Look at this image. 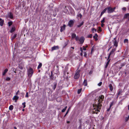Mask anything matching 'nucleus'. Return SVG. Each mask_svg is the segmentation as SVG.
Returning a JSON list of instances; mask_svg holds the SVG:
<instances>
[{
    "label": "nucleus",
    "mask_w": 129,
    "mask_h": 129,
    "mask_svg": "<svg viewBox=\"0 0 129 129\" xmlns=\"http://www.w3.org/2000/svg\"><path fill=\"white\" fill-rule=\"evenodd\" d=\"M99 100H98L99 101L98 105L97 104L93 105V110L92 112L93 114H97L98 112H100V110L101 107L102 105L100 104V101L102 102L104 100V96L103 95H101L99 96Z\"/></svg>",
    "instance_id": "f257e3e1"
},
{
    "label": "nucleus",
    "mask_w": 129,
    "mask_h": 129,
    "mask_svg": "<svg viewBox=\"0 0 129 129\" xmlns=\"http://www.w3.org/2000/svg\"><path fill=\"white\" fill-rule=\"evenodd\" d=\"M33 72V70L32 68H30L28 69L27 71V73L28 77L29 78L31 77L32 76Z\"/></svg>",
    "instance_id": "f03ea898"
},
{
    "label": "nucleus",
    "mask_w": 129,
    "mask_h": 129,
    "mask_svg": "<svg viewBox=\"0 0 129 129\" xmlns=\"http://www.w3.org/2000/svg\"><path fill=\"white\" fill-rule=\"evenodd\" d=\"M109 87L110 91L112 92L113 89H114L115 88V86L114 84L113 83L112 84H110L109 85Z\"/></svg>",
    "instance_id": "7ed1b4c3"
},
{
    "label": "nucleus",
    "mask_w": 129,
    "mask_h": 129,
    "mask_svg": "<svg viewBox=\"0 0 129 129\" xmlns=\"http://www.w3.org/2000/svg\"><path fill=\"white\" fill-rule=\"evenodd\" d=\"M79 72L80 71L79 70L76 72L74 76L75 79H77L79 78L80 76Z\"/></svg>",
    "instance_id": "20e7f679"
},
{
    "label": "nucleus",
    "mask_w": 129,
    "mask_h": 129,
    "mask_svg": "<svg viewBox=\"0 0 129 129\" xmlns=\"http://www.w3.org/2000/svg\"><path fill=\"white\" fill-rule=\"evenodd\" d=\"M74 23V21L73 20H70L69 22L68 25L70 27H72Z\"/></svg>",
    "instance_id": "39448f33"
},
{
    "label": "nucleus",
    "mask_w": 129,
    "mask_h": 129,
    "mask_svg": "<svg viewBox=\"0 0 129 129\" xmlns=\"http://www.w3.org/2000/svg\"><path fill=\"white\" fill-rule=\"evenodd\" d=\"M116 49L115 48H114L112 49L109 55L108 56V60L110 58V56L111 55L113 54L114 52L115 51Z\"/></svg>",
    "instance_id": "423d86ee"
},
{
    "label": "nucleus",
    "mask_w": 129,
    "mask_h": 129,
    "mask_svg": "<svg viewBox=\"0 0 129 129\" xmlns=\"http://www.w3.org/2000/svg\"><path fill=\"white\" fill-rule=\"evenodd\" d=\"M108 13H112L114 12L112 8L110 7H109L107 9Z\"/></svg>",
    "instance_id": "0eeeda50"
},
{
    "label": "nucleus",
    "mask_w": 129,
    "mask_h": 129,
    "mask_svg": "<svg viewBox=\"0 0 129 129\" xmlns=\"http://www.w3.org/2000/svg\"><path fill=\"white\" fill-rule=\"evenodd\" d=\"M113 43L114 42V45L116 47H117L118 46V42L117 41L116 38H114V40L113 41Z\"/></svg>",
    "instance_id": "6e6552de"
},
{
    "label": "nucleus",
    "mask_w": 129,
    "mask_h": 129,
    "mask_svg": "<svg viewBox=\"0 0 129 129\" xmlns=\"http://www.w3.org/2000/svg\"><path fill=\"white\" fill-rule=\"evenodd\" d=\"M59 48V47L58 46H54L51 48V51H53L54 50L58 49Z\"/></svg>",
    "instance_id": "1a4fd4ad"
},
{
    "label": "nucleus",
    "mask_w": 129,
    "mask_h": 129,
    "mask_svg": "<svg viewBox=\"0 0 129 129\" xmlns=\"http://www.w3.org/2000/svg\"><path fill=\"white\" fill-rule=\"evenodd\" d=\"M8 17L11 19H12L13 17L12 13L11 12H10L8 14Z\"/></svg>",
    "instance_id": "9d476101"
},
{
    "label": "nucleus",
    "mask_w": 129,
    "mask_h": 129,
    "mask_svg": "<svg viewBox=\"0 0 129 129\" xmlns=\"http://www.w3.org/2000/svg\"><path fill=\"white\" fill-rule=\"evenodd\" d=\"M57 86V83L55 82L52 85V88L54 90H55L56 87Z\"/></svg>",
    "instance_id": "9b49d317"
},
{
    "label": "nucleus",
    "mask_w": 129,
    "mask_h": 129,
    "mask_svg": "<svg viewBox=\"0 0 129 129\" xmlns=\"http://www.w3.org/2000/svg\"><path fill=\"white\" fill-rule=\"evenodd\" d=\"M66 26V25L64 24L63 25V26L61 27V29L60 30V31L61 32H62L65 29Z\"/></svg>",
    "instance_id": "f8f14e48"
},
{
    "label": "nucleus",
    "mask_w": 129,
    "mask_h": 129,
    "mask_svg": "<svg viewBox=\"0 0 129 129\" xmlns=\"http://www.w3.org/2000/svg\"><path fill=\"white\" fill-rule=\"evenodd\" d=\"M4 22V20H2V19L0 18V25L1 26L3 25Z\"/></svg>",
    "instance_id": "ddd939ff"
},
{
    "label": "nucleus",
    "mask_w": 129,
    "mask_h": 129,
    "mask_svg": "<svg viewBox=\"0 0 129 129\" xmlns=\"http://www.w3.org/2000/svg\"><path fill=\"white\" fill-rule=\"evenodd\" d=\"M84 39L83 37H81L79 40V41L81 44H82L84 41Z\"/></svg>",
    "instance_id": "4468645a"
},
{
    "label": "nucleus",
    "mask_w": 129,
    "mask_h": 129,
    "mask_svg": "<svg viewBox=\"0 0 129 129\" xmlns=\"http://www.w3.org/2000/svg\"><path fill=\"white\" fill-rule=\"evenodd\" d=\"M124 17L125 18H128L129 19V13H127L125 14Z\"/></svg>",
    "instance_id": "2eb2a0df"
},
{
    "label": "nucleus",
    "mask_w": 129,
    "mask_h": 129,
    "mask_svg": "<svg viewBox=\"0 0 129 129\" xmlns=\"http://www.w3.org/2000/svg\"><path fill=\"white\" fill-rule=\"evenodd\" d=\"M122 92V91L121 90L119 89L118 91V92L117 93V96L121 95V93Z\"/></svg>",
    "instance_id": "dca6fc26"
},
{
    "label": "nucleus",
    "mask_w": 129,
    "mask_h": 129,
    "mask_svg": "<svg viewBox=\"0 0 129 129\" xmlns=\"http://www.w3.org/2000/svg\"><path fill=\"white\" fill-rule=\"evenodd\" d=\"M107 60L108 61L106 63V65L105 66V68H106L107 67L109 64V62H110V59H109V58L108 60L107 59Z\"/></svg>",
    "instance_id": "f3484780"
},
{
    "label": "nucleus",
    "mask_w": 129,
    "mask_h": 129,
    "mask_svg": "<svg viewBox=\"0 0 129 129\" xmlns=\"http://www.w3.org/2000/svg\"><path fill=\"white\" fill-rule=\"evenodd\" d=\"M84 23V22L83 21H82V22L81 23H80L78 25H77V26L78 27H80L81 26H82Z\"/></svg>",
    "instance_id": "a211bd4d"
},
{
    "label": "nucleus",
    "mask_w": 129,
    "mask_h": 129,
    "mask_svg": "<svg viewBox=\"0 0 129 129\" xmlns=\"http://www.w3.org/2000/svg\"><path fill=\"white\" fill-rule=\"evenodd\" d=\"M98 37V36L97 35V34L96 33L95 34L94 36H93V38H94L95 41H97L98 40V39H97V37Z\"/></svg>",
    "instance_id": "6ab92c4d"
},
{
    "label": "nucleus",
    "mask_w": 129,
    "mask_h": 129,
    "mask_svg": "<svg viewBox=\"0 0 129 129\" xmlns=\"http://www.w3.org/2000/svg\"><path fill=\"white\" fill-rule=\"evenodd\" d=\"M83 84L85 86H86L87 85V82L86 80H84L83 83Z\"/></svg>",
    "instance_id": "aec40b11"
},
{
    "label": "nucleus",
    "mask_w": 129,
    "mask_h": 129,
    "mask_svg": "<svg viewBox=\"0 0 129 129\" xmlns=\"http://www.w3.org/2000/svg\"><path fill=\"white\" fill-rule=\"evenodd\" d=\"M8 71V69H6L4 70V71L3 72V75L4 76L6 74L7 72Z\"/></svg>",
    "instance_id": "412c9836"
},
{
    "label": "nucleus",
    "mask_w": 129,
    "mask_h": 129,
    "mask_svg": "<svg viewBox=\"0 0 129 129\" xmlns=\"http://www.w3.org/2000/svg\"><path fill=\"white\" fill-rule=\"evenodd\" d=\"M17 36V34H15L11 36V39L13 40L15 39Z\"/></svg>",
    "instance_id": "4be33fe9"
},
{
    "label": "nucleus",
    "mask_w": 129,
    "mask_h": 129,
    "mask_svg": "<svg viewBox=\"0 0 129 129\" xmlns=\"http://www.w3.org/2000/svg\"><path fill=\"white\" fill-rule=\"evenodd\" d=\"M107 9L105 8L102 12L101 13L100 16H101L102 15L106 12V10H107Z\"/></svg>",
    "instance_id": "5701e85b"
},
{
    "label": "nucleus",
    "mask_w": 129,
    "mask_h": 129,
    "mask_svg": "<svg viewBox=\"0 0 129 129\" xmlns=\"http://www.w3.org/2000/svg\"><path fill=\"white\" fill-rule=\"evenodd\" d=\"M9 110H12L13 109V106L12 105H10L9 108Z\"/></svg>",
    "instance_id": "b1692460"
},
{
    "label": "nucleus",
    "mask_w": 129,
    "mask_h": 129,
    "mask_svg": "<svg viewBox=\"0 0 129 129\" xmlns=\"http://www.w3.org/2000/svg\"><path fill=\"white\" fill-rule=\"evenodd\" d=\"M15 30V28L14 27H13L12 28L11 30L10 31V32L11 33H13Z\"/></svg>",
    "instance_id": "393cba45"
},
{
    "label": "nucleus",
    "mask_w": 129,
    "mask_h": 129,
    "mask_svg": "<svg viewBox=\"0 0 129 129\" xmlns=\"http://www.w3.org/2000/svg\"><path fill=\"white\" fill-rule=\"evenodd\" d=\"M42 63H40L39 64V65L38 66V67L37 69H40L42 67Z\"/></svg>",
    "instance_id": "a878e982"
},
{
    "label": "nucleus",
    "mask_w": 129,
    "mask_h": 129,
    "mask_svg": "<svg viewBox=\"0 0 129 129\" xmlns=\"http://www.w3.org/2000/svg\"><path fill=\"white\" fill-rule=\"evenodd\" d=\"M18 97H17V96L15 95L14 97L13 98V100H17L18 99Z\"/></svg>",
    "instance_id": "bb28decb"
},
{
    "label": "nucleus",
    "mask_w": 129,
    "mask_h": 129,
    "mask_svg": "<svg viewBox=\"0 0 129 129\" xmlns=\"http://www.w3.org/2000/svg\"><path fill=\"white\" fill-rule=\"evenodd\" d=\"M76 37V35L75 34H73L72 35V37L73 38H74Z\"/></svg>",
    "instance_id": "cd10ccee"
},
{
    "label": "nucleus",
    "mask_w": 129,
    "mask_h": 129,
    "mask_svg": "<svg viewBox=\"0 0 129 129\" xmlns=\"http://www.w3.org/2000/svg\"><path fill=\"white\" fill-rule=\"evenodd\" d=\"M13 22L12 21L9 22H8V24L9 26H10L12 24Z\"/></svg>",
    "instance_id": "c85d7f7f"
},
{
    "label": "nucleus",
    "mask_w": 129,
    "mask_h": 129,
    "mask_svg": "<svg viewBox=\"0 0 129 129\" xmlns=\"http://www.w3.org/2000/svg\"><path fill=\"white\" fill-rule=\"evenodd\" d=\"M92 30L93 33H94L95 32H96V29L94 28H93L92 29Z\"/></svg>",
    "instance_id": "c756f323"
},
{
    "label": "nucleus",
    "mask_w": 129,
    "mask_h": 129,
    "mask_svg": "<svg viewBox=\"0 0 129 129\" xmlns=\"http://www.w3.org/2000/svg\"><path fill=\"white\" fill-rule=\"evenodd\" d=\"M67 106H66L64 109H63L62 110L61 112H63L65 111L67 108Z\"/></svg>",
    "instance_id": "7c9ffc66"
},
{
    "label": "nucleus",
    "mask_w": 129,
    "mask_h": 129,
    "mask_svg": "<svg viewBox=\"0 0 129 129\" xmlns=\"http://www.w3.org/2000/svg\"><path fill=\"white\" fill-rule=\"evenodd\" d=\"M77 16L78 17H79L81 18L82 16V15L81 14H79L77 15Z\"/></svg>",
    "instance_id": "2f4dec72"
},
{
    "label": "nucleus",
    "mask_w": 129,
    "mask_h": 129,
    "mask_svg": "<svg viewBox=\"0 0 129 129\" xmlns=\"http://www.w3.org/2000/svg\"><path fill=\"white\" fill-rule=\"evenodd\" d=\"M57 70L56 71V72L55 73L56 74H59V71H58V66H57Z\"/></svg>",
    "instance_id": "473e14b6"
},
{
    "label": "nucleus",
    "mask_w": 129,
    "mask_h": 129,
    "mask_svg": "<svg viewBox=\"0 0 129 129\" xmlns=\"http://www.w3.org/2000/svg\"><path fill=\"white\" fill-rule=\"evenodd\" d=\"M114 102L113 101L110 104V108H111V107L114 104Z\"/></svg>",
    "instance_id": "72a5a7b5"
},
{
    "label": "nucleus",
    "mask_w": 129,
    "mask_h": 129,
    "mask_svg": "<svg viewBox=\"0 0 129 129\" xmlns=\"http://www.w3.org/2000/svg\"><path fill=\"white\" fill-rule=\"evenodd\" d=\"M81 90H82L81 88L79 89L78 91V92H77L79 94L80 93L81 91Z\"/></svg>",
    "instance_id": "f704fd0d"
},
{
    "label": "nucleus",
    "mask_w": 129,
    "mask_h": 129,
    "mask_svg": "<svg viewBox=\"0 0 129 129\" xmlns=\"http://www.w3.org/2000/svg\"><path fill=\"white\" fill-rule=\"evenodd\" d=\"M98 31L99 32H101L102 30L101 29V28L100 27H98Z\"/></svg>",
    "instance_id": "c9c22d12"
},
{
    "label": "nucleus",
    "mask_w": 129,
    "mask_h": 129,
    "mask_svg": "<svg viewBox=\"0 0 129 129\" xmlns=\"http://www.w3.org/2000/svg\"><path fill=\"white\" fill-rule=\"evenodd\" d=\"M105 18H104L103 19L102 21H101V23H104L105 21Z\"/></svg>",
    "instance_id": "e433bc0d"
},
{
    "label": "nucleus",
    "mask_w": 129,
    "mask_h": 129,
    "mask_svg": "<svg viewBox=\"0 0 129 129\" xmlns=\"http://www.w3.org/2000/svg\"><path fill=\"white\" fill-rule=\"evenodd\" d=\"M75 39L77 41H78V40H79V37H78V36L76 37L75 38Z\"/></svg>",
    "instance_id": "4c0bfd02"
},
{
    "label": "nucleus",
    "mask_w": 129,
    "mask_h": 129,
    "mask_svg": "<svg viewBox=\"0 0 129 129\" xmlns=\"http://www.w3.org/2000/svg\"><path fill=\"white\" fill-rule=\"evenodd\" d=\"M124 43L127 42L128 43V41L127 39H125L124 40Z\"/></svg>",
    "instance_id": "58836bf2"
},
{
    "label": "nucleus",
    "mask_w": 129,
    "mask_h": 129,
    "mask_svg": "<svg viewBox=\"0 0 129 129\" xmlns=\"http://www.w3.org/2000/svg\"><path fill=\"white\" fill-rule=\"evenodd\" d=\"M22 105L23 106V108H24L25 107V103L24 102L22 103Z\"/></svg>",
    "instance_id": "ea45409f"
},
{
    "label": "nucleus",
    "mask_w": 129,
    "mask_h": 129,
    "mask_svg": "<svg viewBox=\"0 0 129 129\" xmlns=\"http://www.w3.org/2000/svg\"><path fill=\"white\" fill-rule=\"evenodd\" d=\"M83 53L84 54V56L85 57H86L87 56V54L85 52H84Z\"/></svg>",
    "instance_id": "a19ab883"
},
{
    "label": "nucleus",
    "mask_w": 129,
    "mask_h": 129,
    "mask_svg": "<svg viewBox=\"0 0 129 129\" xmlns=\"http://www.w3.org/2000/svg\"><path fill=\"white\" fill-rule=\"evenodd\" d=\"M10 78L8 77H7L6 79V80L8 81H9L10 80Z\"/></svg>",
    "instance_id": "79ce46f5"
},
{
    "label": "nucleus",
    "mask_w": 129,
    "mask_h": 129,
    "mask_svg": "<svg viewBox=\"0 0 129 129\" xmlns=\"http://www.w3.org/2000/svg\"><path fill=\"white\" fill-rule=\"evenodd\" d=\"M128 117H126L125 118V121H127L128 120V119H129V118Z\"/></svg>",
    "instance_id": "37998d69"
},
{
    "label": "nucleus",
    "mask_w": 129,
    "mask_h": 129,
    "mask_svg": "<svg viewBox=\"0 0 129 129\" xmlns=\"http://www.w3.org/2000/svg\"><path fill=\"white\" fill-rule=\"evenodd\" d=\"M53 75H52V72H51V76H50V78L52 79H53Z\"/></svg>",
    "instance_id": "c03bdc74"
},
{
    "label": "nucleus",
    "mask_w": 129,
    "mask_h": 129,
    "mask_svg": "<svg viewBox=\"0 0 129 129\" xmlns=\"http://www.w3.org/2000/svg\"><path fill=\"white\" fill-rule=\"evenodd\" d=\"M102 82H100L98 84V85L99 86H101L102 85Z\"/></svg>",
    "instance_id": "a18cd8bd"
},
{
    "label": "nucleus",
    "mask_w": 129,
    "mask_h": 129,
    "mask_svg": "<svg viewBox=\"0 0 129 129\" xmlns=\"http://www.w3.org/2000/svg\"><path fill=\"white\" fill-rule=\"evenodd\" d=\"M88 37L91 38L92 37V35L91 34H90L88 36Z\"/></svg>",
    "instance_id": "49530a36"
},
{
    "label": "nucleus",
    "mask_w": 129,
    "mask_h": 129,
    "mask_svg": "<svg viewBox=\"0 0 129 129\" xmlns=\"http://www.w3.org/2000/svg\"><path fill=\"white\" fill-rule=\"evenodd\" d=\"M25 97L26 98H28V92H27L26 93V94L25 95Z\"/></svg>",
    "instance_id": "de8ad7c7"
},
{
    "label": "nucleus",
    "mask_w": 129,
    "mask_h": 129,
    "mask_svg": "<svg viewBox=\"0 0 129 129\" xmlns=\"http://www.w3.org/2000/svg\"><path fill=\"white\" fill-rule=\"evenodd\" d=\"M122 9L123 11H125L126 10V8L125 7H123Z\"/></svg>",
    "instance_id": "09e8293b"
},
{
    "label": "nucleus",
    "mask_w": 129,
    "mask_h": 129,
    "mask_svg": "<svg viewBox=\"0 0 129 129\" xmlns=\"http://www.w3.org/2000/svg\"><path fill=\"white\" fill-rule=\"evenodd\" d=\"M68 43V42H65L64 44V46L63 47H66Z\"/></svg>",
    "instance_id": "8fccbe9b"
},
{
    "label": "nucleus",
    "mask_w": 129,
    "mask_h": 129,
    "mask_svg": "<svg viewBox=\"0 0 129 129\" xmlns=\"http://www.w3.org/2000/svg\"><path fill=\"white\" fill-rule=\"evenodd\" d=\"M68 112H69V110L66 112L65 114L64 115V117H65L66 116V115L68 114Z\"/></svg>",
    "instance_id": "3c124183"
},
{
    "label": "nucleus",
    "mask_w": 129,
    "mask_h": 129,
    "mask_svg": "<svg viewBox=\"0 0 129 129\" xmlns=\"http://www.w3.org/2000/svg\"><path fill=\"white\" fill-rule=\"evenodd\" d=\"M80 51H81V52L83 53V49H82V48L81 47V48H80Z\"/></svg>",
    "instance_id": "603ef678"
},
{
    "label": "nucleus",
    "mask_w": 129,
    "mask_h": 129,
    "mask_svg": "<svg viewBox=\"0 0 129 129\" xmlns=\"http://www.w3.org/2000/svg\"><path fill=\"white\" fill-rule=\"evenodd\" d=\"M83 49L84 50H86V48L84 46H83Z\"/></svg>",
    "instance_id": "864d4df0"
},
{
    "label": "nucleus",
    "mask_w": 129,
    "mask_h": 129,
    "mask_svg": "<svg viewBox=\"0 0 129 129\" xmlns=\"http://www.w3.org/2000/svg\"><path fill=\"white\" fill-rule=\"evenodd\" d=\"M92 71H91L90 72H89V74H92Z\"/></svg>",
    "instance_id": "5fc2aeb1"
},
{
    "label": "nucleus",
    "mask_w": 129,
    "mask_h": 129,
    "mask_svg": "<svg viewBox=\"0 0 129 129\" xmlns=\"http://www.w3.org/2000/svg\"><path fill=\"white\" fill-rule=\"evenodd\" d=\"M104 24L103 23H102V24H101V26L102 27H103L104 26Z\"/></svg>",
    "instance_id": "6e6d98bb"
},
{
    "label": "nucleus",
    "mask_w": 129,
    "mask_h": 129,
    "mask_svg": "<svg viewBox=\"0 0 129 129\" xmlns=\"http://www.w3.org/2000/svg\"><path fill=\"white\" fill-rule=\"evenodd\" d=\"M110 107L109 108H108V109H107V111H109L110 110Z\"/></svg>",
    "instance_id": "4d7b16f0"
},
{
    "label": "nucleus",
    "mask_w": 129,
    "mask_h": 129,
    "mask_svg": "<svg viewBox=\"0 0 129 129\" xmlns=\"http://www.w3.org/2000/svg\"><path fill=\"white\" fill-rule=\"evenodd\" d=\"M94 50V48L93 47L91 49V51H93Z\"/></svg>",
    "instance_id": "13d9d810"
},
{
    "label": "nucleus",
    "mask_w": 129,
    "mask_h": 129,
    "mask_svg": "<svg viewBox=\"0 0 129 129\" xmlns=\"http://www.w3.org/2000/svg\"><path fill=\"white\" fill-rule=\"evenodd\" d=\"M115 9H116V7H114L113 8H112V9H113L114 11L115 10Z\"/></svg>",
    "instance_id": "bf43d9fd"
},
{
    "label": "nucleus",
    "mask_w": 129,
    "mask_h": 129,
    "mask_svg": "<svg viewBox=\"0 0 129 129\" xmlns=\"http://www.w3.org/2000/svg\"><path fill=\"white\" fill-rule=\"evenodd\" d=\"M80 55L81 56H82L83 55V53L82 52H81V53H80Z\"/></svg>",
    "instance_id": "052dcab7"
},
{
    "label": "nucleus",
    "mask_w": 129,
    "mask_h": 129,
    "mask_svg": "<svg viewBox=\"0 0 129 129\" xmlns=\"http://www.w3.org/2000/svg\"><path fill=\"white\" fill-rule=\"evenodd\" d=\"M19 90H18L16 93V94H17L18 93H19Z\"/></svg>",
    "instance_id": "680f3d73"
},
{
    "label": "nucleus",
    "mask_w": 129,
    "mask_h": 129,
    "mask_svg": "<svg viewBox=\"0 0 129 129\" xmlns=\"http://www.w3.org/2000/svg\"><path fill=\"white\" fill-rule=\"evenodd\" d=\"M14 129H17V128L15 126H14Z\"/></svg>",
    "instance_id": "e2e57ef3"
},
{
    "label": "nucleus",
    "mask_w": 129,
    "mask_h": 129,
    "mask_svg": "<svg viewBox=\"0 0 129 129\" xmlns=\"http://www.w3.org/2000/svg\"><path fill=\"white\" fill-rule=\"evenodd\" d=\"M21 94L22 95H24V93H21Z\"/></svg>",
    "instance_id": "0e129e2a"
},
{
    "label": "nucleus",
    "mask_w": 129,
    "mask_h": 129,
    "mask_svg": "<svg viewBox=\"0 0 129 129\" xmlns=\"http://www.w3.org/2000/svg\"><path fill=\"white\" fill-rule=\"evenodd\" d=\"M20 69L22 70V67H21L20 68Z\"/></svg>",
    "instance_id": "69168bd1"
},
{
    "label": "nucleus",
    "mask_w": 129,
    "mask_h": 129,
    "mask_svg": "<svg viewBox=\"0 0 129 129\" xmlns=\"http://www.w3.org/2000/svg\"><path fill=\"white\" fill-rule=\"evenodd\" d=\"M88 47V46L86 45V46L85 47L86 48H87Z\"/></svg>",
    "instance_id": "338daca9"
},
{
    "label": "nucleus",
    "mask_w": 129,
    "mask_h": 129,
    "mask_svg": "<svg viewBox=\"0 0 129 129\" xmlns=\"http://www.w3.org/2000/svg\"><path fill=\"white\" fill-rule=\"evenodd\" d=\"M71 48H72L73 49H74V48L73 47H71Z\"/></svg>",
    "instance_id": "774afa93"
}]
</instances>
